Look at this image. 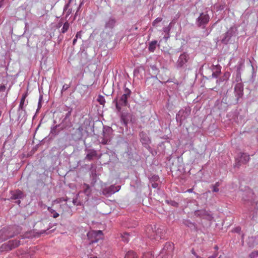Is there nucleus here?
Returning <instances> with one entry per match:
<instances>
[{
    "label": "nucleus",
    "mask_w": 258,
    "mask_h": 258,
    "mask_svg": "<svg viewBox=\"0 0 258 258\" xmlns=\"http://www.w3.org/2000/svg\"><path fill=\"white\" fill-rule=\"evenodd\" d=\"M19 233L17 226L4 227L0 230V242L12 238Z\"/></svg>",
    "instance_id": "nucleus-1"
},
{
    "label": "nucleus",
    "mask_w": 258,
    "mask_h": 258,
    "mask_svg": "<svg viewBox=\"0 0 258 258\" xmlns=\"http://www.w3.org/2000/svg\"><path fill=\"white\" fill-rule=\"evenodd\" d=\"M131 95V91L127 88L124 89V94L120 97L119 99L116 98L114 100L115 102V106L118 111H120L122 106H125L127 104V98L130 97Z\"/></svg>",
    "instance_id": "nucleus-2"
},
{
    "label": "nucleus",
    "mask_w": 258,
    "mask_h": 258,
    "mask_svg": "<svg viewBox=\"0 0 258 258\" xmlns=\"http://www.w3.org/2000/svg\"><path fill=\"white\" fill-rule=\"evenodd\" d=\"M87 236L90 240L89 243L97 242L99 240L103 238V233L101 230H92L87 233Z\"/></svg>",
    "instance_id": "nucleus-3"
},
{
    "label": "nucleus",
    "mask_w": 258,
    "mask_h": 258,
    "mask_svg": "<svg viewBox=\"0 0 258 258\" xmlns=\"http://www.w3.org/2000/svg\"><path fill=\"white\" fill-rule=\"evenodd\" d=\"M20 244V241L15 239L9 241L1 246L2 250L9 251L18 247Z\"/></svg>",
    "instance_id": "nucleus-4"
},
{
    "label": "nucleus",
    "mask_w": 258,
    "mask_h": 258,
    "mask_svg": "<svg viewBox=\"0 0 258 258\" xmlns=\"http://www.w3.org/2000/svg\"><path fill=\"white\" fill-rule=\"evenodd\" d=\"M210 20V17L208 14L202 13L198 18L197 20V25L201 27L206 25L208 23Z\"/></svg>",
    "instance_id": "nucleus-5"
},
{
    "label": "nucleus",
    "mask_w": 258,
    "mask_h": 258,
    "mask_svg": "<svg viewBox=\"0 0 258 258\" xmlns=\"http://www.w3.org/2000/svg\"><path fill=\"white\" fill-rule=\"evenodd\" d=\"M188 58L189 57L187 54L185 53L181 54L179 56L177 62L178 67H182L184 64H185L187 62Z\"/></svg>",
    "instance_id": "nucleus-6"
},
{
    "label": "nucleus",
    "mask_w": 258,
    "mask_h": 258,
    "mask_svg": "<svg viewBox=\"0 0 258 258\" xmlns=\"http://www.w3.org/2000/svg\"><path fill=\"white\" fill-rule=\"evenodd\" d=\"M11 199L12 200L20 199H22L24 197L23 192L19 189L11 191Z\"/></svg>",
    "instance_id": "nucleus-7"
},
{
    "label": "nucleus",
    "mask_w": 258,
    "mask_h": 258,
    "mask_svg": "<svg viewBox=\"0 0 258 258\" xmlns=\"http://www.w3.org/2000/svg\"><path fill=\"white\" fill-rule=\"evenodd\" d=\"M120 186H115L114 185H111L108 188H106L103 190V193L104 195L107 194H112L119 190Z\"/></svg>",
    "instance_id": "nucleus-8"
},
{
    "label": "nucleus",
    "mask_w": 258,
    "mask_h": 258,
    "mask_svg": "<svg viewBox=\"0 0 258 258\" xmlns=\"http://www.w3.org/2000/svg\"><path fill=\"white\" fill-rule=\"evenodd\" d=\"M243 86L241 83H237L235 86V91L236 92L238 98L241 97L243 95Z\"/></svg>",
    "instance_id": "nucleus-9"
},
{
    "label": "nucleus",
    "mask_w": 258,
    "mask_h": 258,
    "mask_svg": "<svg viewBox=\"0 0 258 258\" xmlns=\"http://www.w3.org/2000/svg\"><path fill=\"white\" fill-rule=\"evenodd\" d=\"M248 246L253 248L258 244V238L257 237H249L247 241Z\"/></svg>",
    "instance_id": "nucleus-10"
},
{
    "label": "nucleus",
    "mask_w": 258,
    "mask_h": 258,
    "mask_svg": "<svg viewBox=\"0 0 258 258\" xmlns=\"http://www.w3.org/2000/svg\"><path fill=\"white\" fill-rule=\"evenodd\" d=\"M97 156V154L96 151L95 150H91L88 152L87 154L86 158H87L89 160H92L94 158H96Z\"/></svg>",
    "instance_id": "nucleus-11"
},
{
    "label": "nucleus",
    "mask_w": 258,
    "mask_h": 258,
    "mask_svg": "<svg viewBox=\"0 0 258 258\" xmlns=\"http://www.w3.org/2000/svg\"><path fill=\"white\" fill-rule=\"evenodd\" d=\"M231 32L227 31L224 35V37L222 39L221 41L222 43L226 44L231 37Z\"/></svg>",
    "instance_id": "nucleus-12"
},
{
    "label": "nucleus",
    "mask_w": 258,
    "mask_h": 258,
    "mask_svg": "<svg viewBox=\"0 0 258 258\" xmlns=\"http://www.w3.org/2000/svg\"><path fill=\"white\" fill-rule=\"evenodd\" d=\"M110 136L107 134L106 132H104L103 135V138L102 139L101 141L100 142L103 145H106L108 144L109 142H110Z\"/></svg>",
    "instance_id": "nucleus-13"
},
{
    "label": "nucleus",
    "mask_w": 258,
    "mask_h": 258,
    "mask_svg": "<svg viewBox=\"0 0 258 258\" xmlns=\"http://www.w3.org/2000/svg\"><path fill=\"white\" fill-rule=\"evenodd\" d=\"M157 43V41L156 40L152 41L149 43L148 47L149 51L153 52L155 51L156 48Z\"/></svg>",
    "instance_id": "nucleus-14"
},
{
    "label": "nucleus",
    "mask_w": 258,
    "mask_h": 258,
    "mask_svg": "<svg viewBox=\"0 0 258 258\" xmlns=\"http://www.w3.org/2000/svg\"><path fill=\"white\" fill-rule=\"evenodd\" d=\"M249 159L250 158L249 155L245 153H242L241 155L240 160L244 164L248 162V161L249 160Z\"/></svg>",
    "instance_id": "nucleus-15"
},
{
    "label": "nucleus",
    "mask_w": 258,
    "mask_h": 258,
    "mask_svg": "<svg viewBox=\"0 0 258 258\" xmlns=\"http://www.w3.org/2000/svg\"><path fill=\"white\" fill-rule=\"evenodd\" d=\"M124 258H138V256L134 251H128L126 253Z\"/></svg>",
    "instance_id": "nucleus-16"
},
{
    "label": "nucleus",
    "mask_w": 258,
    "mask_h": 258,
    "mask_svg": "<svg viewBox=\"0 0 258 258\" xmlns=\"http://www.w3.org/2000/svg\"><path fill=\"white\" fill-rule=\"evenodd\" d=\"M27 96V93H25V94L23 95V96L22 97V98L21 99V101H20V104H19V108L20 109L23 110V106H24V102H25V99H26Z\"/></svg>",
    "instance_id": "nucleus-17"
},
{
    "label": "nucleus",
    "mask_w": 258,
    "mask_h": 258,
    "mask_svg": "<svg viewBox=\"0 0 258 258\" xmlns=\"http://www.w3.org/2000/svg\"><path fill=\"white\" fill-rule=\"evenodd\" d=\"M152 232L154 233L153 229L151 226H149L147 228L146 233L148 236L150 238H153L154 234H152Z\"/></svg>",
    "instance_id": "nucleus-18"
},
{
    "label": "nucleus",
    "mask_w": 258,
    "mask_h": 258,
    "mask_svg": "<svg viewBox=\"0 0 258 258\" xmlns=\"http://www.w3.org/2000/svg\"><path fill=\"white\" fill-rule=\"evenodd\" d=\"M97 101L99 103L100 105H104L105 103V100L104 97L100 95L98 96Z\"/></svg>",
    "instance_id": "nucleus-19"
},
{
    "label": "nucleus",
    "mask_w": 258,
    "mask_h": 258,
    "mask_svg": "<svg viewBox=\"0 0 258 258\" xmlns=\"http://www.w3.org/2000/svg\"><path fill=\"white\" fill-rule=\"evenodd\" d=\"M69 27H70L69 23L68 22H66L63 24V27L61 29V32L63 33H64L65 32H66L68 30Z\"/></svg>",
    "instance_id": "nucleus-20"
},
{
    "label": "nucleus",
    "mask_w": 258,
    "mask_h": 258,
    "mask_svg": "<svg viewBox=\"0 0 258 258\" xmlns=\"http://www.w3.org/2000/svg\"><path fill=\"white\" fill-rule=\"evenodd\" d=\"M48 211L53 214V217L56 218L59 216V214L55 211L51 207L48 208Z\"/></svg>",
    "instance_id": "nucleus-21"
},
{
    "label": "nucleus",
    "mask_w": 258,
    "mask_h": 258,
    "mask_svg": "<svg viewBox=\"0 0 258 258\" xmlns=\"http://www.w3.org/2000/svg\"><path fill=\"white\" fill-rule=\"evenodd\" d=\"M83 188L85 194L88 196L90 193V189L89 185L85 184L83 186Z\"/></svg>",
    "instance_id": "nucleus-22"
},
{
    "label": "nucleus",
    "mask_w": 258,
    "mask_h": 258,
    "mask_svg": "<svg viewBox=\"0 0 258 258\" xmlns=\"http://www.w3.org/2000/svg\"><path fill=\"white\" fill-rule=\"evenodd\" d=\"M216 71L214 72L212 74L213 76H217L218 74H219L221 72V67L220 66L217 65L215 66Z\"/></svg>",
    "instance_id": "nucleus-23"
},
{
    "label": "nucleus",
    "mask_w": 258,
    "mask_h": 258,
    "mask_svg": "<svg viewBox=\"0 0 258 258\" xmlns=\"http://www.w3.org/2000/svg\"><path fill=\"white\" fill-rule=\"evenodd\" d=\"M128 236H129V234L127 233H124L122 235V240L124 241V242H127L128 241H129V238H128Z\"/></svg>",
    "instance_id": "nucleus-24"
},
{
    "label": "nucleus",
    "mask_w": 258,
    "mask_h": 258,
    "mask_svg": "<svg viewBox=\"0 0 258 258\" xmlns=\"http://www.w3.org/2000/svg\"><path fill=\"white\" fill-rule=\"evenodd\" d=\"M249 256L250 258H255L258 256V250L253 251L249 254Z\"/></svg>",
    "instance_id": "nucleus-25"
},
{
    "label": "nucleus",
    "mask_w": 258,
    "mask_h": 258,
    "mask_svg": "<svg viewBox=\"0 0 258 258\" xmlns=\"http://www.w3.org/2000/svg\"><path fill=\"white\" fill-rule=\"evenodd\" d=\"M154 256L150 252L145 253L143 254V258H153Z\"/></svg>",
    "instance_id": "nucleus-26"
},
{
    "label": "nucleus",
    "mask_w": 258,
    "mask_h": 258,
    "mask_svg": "<svg viewBox=\"0 0 258 258\" xmlns=\"http://www.w3.org/2000/svg\"><path fill=\"white\" fill-rule=\"evenodd\" d=\"M162 18H156V19L153 21V25L154 26H156V25L157 23H158L162 21Z\"/></svg>",
    "instance_id": "nucleus-27"
},
{
    "label": "nucleus",
    "mask_w": 258,
    "mask_h": 258,
    "mask_svg": "<svg viewBox=\"0 0 258 258\" xmlns=\"http://www.w3.org/2000/svg\"><path fill=\"white\" fill-rule=\"evenodd\" d=\"M80 36H81V31L77 32L76 36V38L74 39L73 42L74 45L75 44V43H76V42L77 41V38Z\"/></svg>",
    "instance_id": "nucleus-28"
},
{
    "label": "nucleus",
    "mask_w": 258,
    "mask_h": 258,
    "mask_svg": "<svg viewBox=\"0 0 258 258\" xmlns=\"http://www.w3.org/2000/svg\"><path fill=\"white\" fill-rule=\"evenodd\" d=\"M6 89V87L4 85H1L0 86V92H5Z\"/></svg>",
    "instance_id": "nucleus-29"
},
{
    "label": "nucleus",
    "mask_w": 258,
    "mask_h": 258,
    "mask_svg": "<svg viewBox=\"0 0 258 258\" xmlns=\"http://www.w3.org/2000/svg\"><path fill=\"white\" fill-rule=\"evenodd\" d=\"M69 86L67 84H65L62 86V91H66L69 88Z\"/></svg>",
    "instance_id": "nucleus-30"
},
{
    "label": "nucleus",
    "mask_w": 258,
    "mask_h": 258,
    "mask_svg": "<svg viewBox=\"0 0 258 258\" xmlns=\"http://www.w3.org/2000/svg\"><path fill=\"white\" fill-rule=\"evenodd\" d=\"M42 96H40V98H39V102H38V108H40L41 106V100H42Z\"/></svg>",
    "instance_id": "nucleus-31"
},
{
    "label": "nucleus",
    "mask_w": 258,
    "mask_h": 258,
    "mask_svg": "<svg viewBox=\"0 0 258 258\" xmlns=\"http://www.w3.org/2000/svg\"><path fill=\"white\" fill-rule=\"evenodd\" d=\"M216 184H218L217 183H216ZM218 186V185H217V186H214V188H213V191L214 192H217L219 191V189L217 187V186Z\"/></svg>",
    "instance_id": "nucleus-32"
},
{
    "label": "nucleus",
    "mask_w": 258,
    "mask_h": 258,
    "mask_svg": "<svg viewBox=\"0 0 258 258\" xmlns=\"http://www.w3.org/2000/svg\"><path fill=\"white\" fill-rule=\"evenodd\" d=\"M192 253L196 256L197 258H201L200 256H199L198 255H197V254L196 253V252L194 250H192V251H191Z\"/></svg>",
    "instance_id": "nucleus-33"
},
{
    "label": "nucleus",
    "mask_w": 258,
    "mask_h": 258,
    "mask_svg": "<svg viewBox=\"0 0 258 258\" xmlns=\"http://www.w3.org/2000/svg\"><path fill=\"white\" fill-rule=\"evenodd\" d=\"M121 120L123 121V122H124L125 124H126V123H127V122H126V120H125V118H124V116H123V115H121Z\"/></svg>",
    "instance_id": "nucleus-34"
},
{
    "label": "nucleus",
    "mask_w": 258,
    "mask_h": 258,
    "mask_svg": "<svg viewBox=\"0 0 258 258\" xmlns=\"http://www.w3.org/2000/svg\"><path fill=\"white\" fill-rule=\"evenodd\" d=\"M193 191V188H190V189H188L186 191L187 192H192Z\"/></svg>",
    "instance_id": "nucleus-35"
},
{
    "label": "nucleus",
    "mask_w": 258,
    "mask_h": 258,
    "mask_svg": "<svg viewBox=\"0 0 258 258\" xmlns=\"http://www.w3.org/2000/svg\"><path fill=\"white\" fill-rule=\"evenodd\" d=\"M157 186V184L156 183H154V184H152V186L154 187V188H156Z\"/></svg>",
    "instance_id": "nucleus-36"
},
{
    "label": "nucleus",
    "mask_w": 258,
    "mask_h": 258,
    "mask_svg": "<svg viewBox=\"0 0 258 258\" xmlns=\"http://www.w3.org/2000/svg\"><path fill=\"white\" fill-rule=\"evenodd\" d=\"M90 121H90L89 119H88V120L86 121V124H90Z\"/></svg>",
    "instance_id": "nucleus-37"
},
{
    "label": "nucleus",
    "mask_w": 258,
    "mask_h": 258,
    "mask_svg": "<svg viewBox=\"0 0 258 258\" xmlns=\"http://www.w3.org/2000/svg\"><path fill=\"white\" fill-rule=\"evenodd\" d=\"M212 218V217L210 215H209V219L211 220Z\"/></svg>",
    "instance_id": "nucleus-38"
},
{
    "label": "nucleus",
    "mask_w": 258,
    "mask_h": 258,
    "mask_svg": "<svg viewBox=\"0 0 258 258\" xmlns=\"http://www.w3.org/2000/svg\"><path fill=\"white\" fill-rule=\"evenodd\" d=\"M20 203H21V201H20V200H18V201H17V203H18V204H20Z\"/></svg>",
    "instance_id": "nucleus-39"
},
{
    "label": "nucleus",
    "mask_w": 258,
    "mask_h": 258,
    "mask_svg": "<svg viewBox=\"0 0 258 258\" xmlns=\"http://www.w3.org/2000/svg\"><path fill=\"white\" fill-rule=\"evenodd\" d=\"M237 78L238 79H239V78H240V76H239V74H237Z\"/></svg>",
    "instance_id": "nucleus-40"
},
{
    "label": "nucleus",
    "mask_w": 258,
    "mask_h": 258,
    "mask_svg": "<svg viewBox=\"0 0 258 258\" xmlns=\"http://www.w3.org/2000/svg\"><path fill=\"white\" fill-rule=\"evenodd\" d=\"M90 258H98L97 256H93V257H91Z\"/></svg>",
    "instance_id": "nucleus-41"
},
{
    "label": "nucleus",
    "mask_w": 258,
    "mask_h": 258,
    "mask_svg": "<svg viewBox=\"0 0 258 258\" xmlns=\"http://www.w3.org/2000/svg\"><path fill=\"white\" fill-rule=\"evenodd\" d=\"M72 0H69V3H70L71 2Z\"/></svg>",
    "instance_id": "nucleus-42"
},
{
    "label": "nucleus",
    "mask_w": 258,
    "mask_h": 258,
    "mask_svg": "<svg viewBox=\"0 0 258 258\" xmlns=\"http://www.w3.org/2000/svg\"><path fill=\"white\" fill-rule=\"evenodd\" d=\"M215 257V255H213V256H212V258H214Z\"/></svg>",
    "instance_id": "nucleus-43"
},
{
    "label": "nucleus",
    "mask_w": 258,
    "mask_h": 258,
    "mask_svg": "<svg viewBox=\"0 0 258 258\" xmlns=\"http://www.w3.org/2000/svg\"><path fill=\"white\" fill-rule=\"evenodd\" d=\"M215 257V255H213V256H212V258H214Z\"/></svg>",
    "instance_id": "nucleus-44"
},
{
    "label": "nucleus",
    "mask_w": 258,
    "mask_h": 258,
    "mask_svg": "<svg viewBox=\"0 0 258 258\" xmlns=\"http://www.w3.org/2000/svg\"><path fill=\"white\" fill-rule=\"evenodd\" d=\"M1 6H2V5H0V7H1Z\"/></svg>",
    "instance_id": "nucleus-45"
}]
</instances>
